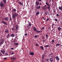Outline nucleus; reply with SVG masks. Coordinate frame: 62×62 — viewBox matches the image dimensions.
Segmentation results:
<instances>
[{
  "label": "nucleus",
  "instance_id": "nucleus-51",
  "mask_svg": "<svg viewBox=\"0 0 62 62\" xmlns=\"http://www.w3.org/2000/svg\"><path fill=\"white\" fill-rule=\"evenodd\" d=\"M7 58H3V59L5 60V59H7Z\"/></svg>",
  "mask_w": 62,
  "mask_h": 62
},
{
  "label": "nucleus",
  "instance_id": "nucleus-45",
  "mask_svg": "<svg viewBox=\"0 0 62 62\" xmlns=\"http://www.w3.org/2000/svg\"><path fill=\"white\" fill-rule=\"evenodd\" d=\"M9 20L10 21H11V17H10L9 18Z\"/></svg>",
  "mask_w": 62,
  "mask_h": 62
},
{
  "label": "nucleus",
  "instance_id": "nucleus-7",
  "mask_svg": "<svg viewBox=\"0 0 62 62\" xmlns=\"http://www.w3.org/2000/svg\"><path fill=\"white\" fill-rule=\"evenodd\" d=\"M49 60L50 61V62H53V61H54V59H53L52 58H50Z\"/></svg>",
  "mask_w": 62,
  "mask_h": 62
},
{
  "label": "nucleus",
  "instance_id": "nucleus-36",
  "mask_svg": "<svg viewBox=\"0 0 62 62\" xmlns=\"http://www.w3.org/2000/svg\"><path fill=\"white\" fill-rule=\"evenodd\" d=\"M49 20H50V19L49 18H47L46 20V22H47V21H49Z\"/></svg>",
  "mask_w": 62,
  "mask_h": 62
},
{
  "label": "nucleus",
  "instance_id": "nucleus-14",
  "mask_svg": "<svg viewBox=\"0 0 62 62\" xmlns=\"http://www.w3.org/2000/svg\"><path fill=\"white\" fill-rule=\"evenodd\" d=\"M46 39H48V35L47 34H46Z\"/></svg>",
  "mask_w": 62,
  "mask_h": 62
},
{
  "label": "nucleus",
  "instance_id": "nucleus-63",
  "mask_svg": "<svg viewBox=\"0 0 62 62\" xmlns=\"http://www.w3.org/2000/svg\"><path fill=\"white\" fill-rule=\"evenodd\" d=\"M3 47H5V45H4V46H3Z\"/></svg>",
  "mask_w": 62,
  "mask_h": 62
},
{
  "label": "nucleus",
  "instance_id": "nucleus-38",
  "mask_svg": "<svg viewBox=\"0 0 62 62\" xmlns=\"http://www.w3.org/2000/svg\"><path fill=\"white\" fill-rule=\"evenodd\" d=\"M8 54L7 53H5V55L6 56H7L8 55Z\"/></svg>",
  "mask_w": 62,
  "mask_h": 62
},
{
  "label": "nucleus",
  "instance_id": "nucleus-9",
  "mask_svg": "<svg viewBox=\"0 0 62 62\" xmlns=\"http://www.w3.org/2000/svg\"><path fill=\"white\" fill-rule=\"evenodd\" d=\"M10 36L12 37H15V35L14 34H11Z\"/></svg>",
  "mask_w": 62,
  "mask_h": 62
},
{
  "label": "nucleus",
  "instance_id": "nucleus-39",
  "mask_svg": "<svg viewBox=\"0 0 62 62\" xmlns=\"http://www.w3.org/2000/svg\"><path fill=\"white\" fill-rule=\"evenodd\" d=\"M55 20L56 21V22H57V21H58L57 20V19H55Z\"/></svg>",
  "mask_w": 62,
  "mask_h": 62
},
{
  "label": "nucleus",
  "instance_id": "nucleus-55",
  "mask_svg": "<svg viewBox=\"0 0 62 62\" xmlns=\"http://www.w3.org/2000/svg\"><path fill=\"white\" fill-rule=\"evenodd\" d=\"M11 54H14V52H12V53H11Z\"/></svg>",
  "mask_w": 62,
  "mask_h": 62
},
{
  "label": "nucleus",
  "instance_id": "nucleus-44",
  "mask_svg": "<svg viewBox=\"0 0 62 62\" xmlns=\"http://www.w3.org/2000/svg\"><path fill=\"white\" fill-rule=\"evenodd\" d=\"M45 15H48V14H47V13L45 12Z\"/></svg>",
  "mask_w": 62,
  "mask_h": 62
},
{
  "label": "nucleus",
  "instance_id": "nucleus-20",
  "mask_svg": "<svg viewBox=\"0 0 62 62\" xmlns=\"http://www.w3.org/2000/svg\"><path fill=\"white\" fill-rule=\"evenodd\" d=\"M56 59H57L58 60H59V58H58L57 56L56 57Z\"/></svg>",
  "mask_w": 62,
  "mask_h": 62
},
{
  "label": "nucleus",
  "instance_id": "nucleus-61",
  "mask_svg": "<svg viewBox=\"0 0 62 62\" xmlns=\"http://www.w3.org/2000/svg\"><path fill=\"white\" fill-rule=\"evenodd\" d=\"M41 2L40 3H39V5H41Z\"/></svg>",
  "mask_w": 62,
  "mask_h": 62
},
{
  "label": "nucleus",
  "instance_id": "nucleus-37",
  "mask_svg": "<svg viewBox=\"0 0 62 62\" xmlns=\"http://www.w3.org/2000/svg\"><path fill=\"white\" fill-rule=\"evenodd\" d=\"M29 26H31V25H32V24H31L29 23Z\"/></svg>",
  "mask_w": 62,
  "mask_h": 62
},
{
  "label": "nucleus",
  "instance_id": "nucleus-8",
  "mask_svg": "<svg viewBox=\"0 0 62 62\" xmlns=\"http://www.w3.org/2000/svg\"><path fill=\"white\" fill-rule=\"evenodd\" d=\"M33 29L34 30L33 31H37V29H36V28L35 27H33Z\"/></svg>",
  "mask_w": 62,
  "mask_h": 62
},
{
  "label": "nucleus",
  "instance_id": "nucleus-10",
  "mask_svg": "<svg viewBox=\"0 0 62 62\" xmlns=\"http://www.w3.org/2000/svg\"><path fill=\"white\" fill-rule=\"evenodd\" d=\"M6 37L8 39L10 37V34H8L7 36H6Z\"/></svg>",
  "mask_w": 62,
  "mask_h": 62
},
{
  "label": "nucleus",
  "instance_id": "nucleus-24",
  "mask_svg": "<svg viewBox=\"0 0 62 62\" xmlns=\"http://www.w3.org/2000/svg\"><path fill=\"white\" fill-rule=\"evenodd\" d=\"M41 31H36V33H40V32H41Z\"/></svg>",
  "mask_w": 62,
  "mask_h": 62
},
{
  "label": "nucleus",
  "instance_id": "nucleus-3",
  "mask_svg": "<svg viewBox=\"0 0 62 62\" xmlns=\"http://www.w3.org/2000/svg\"><path fill=\"white\" fill-rule=\"evenodd\" d=\"M4 20H5V21H8V20H9V18H8V17H5L4 18Z\"/></svg>",
  "mask_w": 62,
  "mask_h": 62
},
{
  "label": "nucleus",
  "instance_id": "nucleus-62",
  "mask_svg": "<svg viewBox=\"0 0 62 62\" xmlns=\"http://www.w3.org/2000/svg\"><path fill=\"white\" fill-rule=\"evenodd\" d=\"M50 54L51 55H53V53H51Z\"/></svg>",
  "mask_w": 62,
  "mask_h": 62
},
{
  "label": "nucleus",
  "instance_id": "nucleus-35",
  "mask_svg": "<svg viewBox=\"0 0 62 62\" xmlns=\"http://www.w3.org/2000/svg\"><path fill=\"white\" fill-rule=\"evenodd\" d=\"M46 5H47V6H49V7H50V6L49 5V4H48L47 3H46Z\"/></svg>",
  "mask_w": 62,
  "mask_h": 62
},
{
  "label": "nucleus",
  "instance_id": "nucleus-2",
  "mask_svg": "<svg viewBox=\"0 0 62 62\" xmlns=\"http://www.w3.org/2000/svg\"><path fill=\"white\" fill-rule=\"evenodd\" d=\"M2 23H3L4 24H5V25H8V24L5 21H2Z\"/></svg>",
  "mask_w": 62,
  "mask_h": 62
},
{
  "label": "nucleus",
  "instance_id": "nucleus-53",
  "mask_svg": "<svg viewBox=\"0 0 62 62\" xmlns=\"http://www.w3.org/2000/svg\"><path fill=\"white\" fill-rule=\"evenodd\" d=\"M1 53H2L3 52V50H1Z\"/></svg>",
  "mask_w": 62,
  "mask_h": 62
},
{
  "label": "nucleus",
  "instance_id": "nucleus-5",
  "mask_svg": "<svg viewBox=\"0 0 62 62\" xmlns=\"http://www.w3.org/2000/svg\"><path fill=\"white\" fill-rule=\"evenodd\" d=\"M0 6L1 7H4V4L2 2H1L0 3Z\"/></svg>",
  "mask_w": 62,
  "mask_h": 62
},
{
  "label": "nucleus",
  "instance_id": "nucleus-40",
  "mask_svg": "<svg viewBox=\"0 0 62 62\" xmlns=\"http://www.w3.org/2000/svg\"><path fill=\"white\" fill-rule=\"evenodd\" d=\"M48 60H49V59H47L46 60V62H47V61H48Z\"/></svg>",
  "mask_w": 62,
  "mask_h": 62
},
{
  "label": "nucleus",
  "instance_id": "nucleus-60",
  "mask_svg": "<svg viewBox=\"0 0 62 62\" xmlns=\"http://www.w3.org/2000/svg\"><path fill=\"white\" fill-rule=\"evenodd\" d=\"M39 2H41V0H39Z\"/></svg>",
  "mask_w": 62,
  "mask_h": 62
},
{
  "label": "nucleus",
  "instance_id": "nucleus-50",
  "mask_svg": "<svg viewBox=\"0 0 62 62\" xmlns=\"http://www.w3.org/2000/svg\"><path fill=\"white\" fill-rule=\"evenodd\" d=\"M25 36H27V33L25 34H24Z\"/></svg>",
  "mask_w": 62,
  "mask_h": 62
},
{
  "label": "nucleus",
  "instance_id": "nucleus-23",
  "mask_svg": "<svg viewBox=\"0 0 62 62\" xmlns=\"http://www.w3.org/2000/svg\"><path fill=\"white\" fill-rule=\"evenodd\" d=\"M8 32H9V30H8L7 31H5V32L6 33H8Z\"/></svg>",
  "mask_w": 62,
  "mask_h": 62
},
{
  "label": "nucleus",
  "instance_id": "nucleus-27",
  "mask_svg": "<svg viewBox=\"0 0 62 62\" xmlns=\"http://www.w3.org/2000/svg\"><path fill=\"white\" fill-rule=\"evenodd\" d=\"M61 44H57L56 45V46L57 47H58L59 45H60Z\"/></svg>",
  "mask_w": 62,
  "mask_h": 62
},
{
  "label": "nucleus",
  "instance_id": "nucleus-52",
  "mask_svg": "<svg viewBox=\"0 0 62 62\" xmlns=\"http://www.w3.org/2000/svg\"><path fill=\"white\" fill-rule=\"evenodd\" d=\"M59 15H58V14H57L56 16H57V17H58V16Z\"/></svg>",
  "mask_w": 62,
  "mask_h": 62
},
{
  "label": "nucleus",
  "instance_id": "nucleus-29",
  "mask_svg": "<svg viewBox=\"0 0 62 62\" xmlns=\"http://www.w3.org/2000/svg\"><path fill=\"white\" fill-rule=\"evenodd\" d=\"M39 14V12H38L36 13V15H38Z\"/></svg>",
  "mask_w": 62,
  "mask_h": 62
},
{
  "label": "nucleus",
  "instance_id": "nucleus-47",
  "mask_svg": "<svg viewBox=\"0 0 62 62\" xmlns=\"http://www.w3.org/2000/svg\"><path fill=\"white\" fill-rule=\"evenodd\" d=\"M36 46H39V44L38 43L36 44Z\"/></svg>",
  "mask_w": 62,
  "mask_h": 62
},
{
  "label": "nucleus",
  "instance_id": "nucleus-31",
  "mask_svg": "<svg viewBox=\"0 0 62 62\" xmlns=\"http://www.w3.org/2000/svg\"><path fill=\"white\" fill-rule=\"evenodd\" d=\"M12 59H14V60H15L16 59V57H12Z\"/></svg>",
  "mask_w": 62,
  "mask_h": 62
},
{
  "label": "nucleus",
  "instance_id": "nucleus-34",
  "mask_svg": "<svg viewBox=\"0 0 62 62\" xmlns=\"http://www.w3.org/2000/svg\"><path fill=\"white\" fill-rule=\"evenodd\" d=\"M5 50H3V52L2 53V54H5Z\"/></svg>",
  "mask_w": 62,
  "mask_h": 62
},
{
  "label": "nucleus",
  "instance_id": "nucleus-49",
  "mask_svg": "<svg viewBox=\"0 0 62 62\" xmlns=\"http://www.w3.org/2000/svg\"><path fill=\"white\" fill-rule=\"evenodd\" d=\"M52 43H53V42H54V40H52Z\"/></svg>",
  "mask_w": 62,
  "mask_h": 62
},
{
  "label": "nucleus",
  "instance_id": "nucleus-43",
  "mask_svg": "<svg viewBox=\"0 0 62 62\" xmlns=\"http://www.w3.org/2000/svg\"><path fill=\"white\" fill-rule=\"evenodd\" d=\"M35 38H37V37H38V36L37 35H35Z\"/></svg>",
  "mask_w": 62,
  "mask_h": 62
},
{
  "label": "nucleus",
  "instance_id": "nucleus-11",
  "mask_svg": "<svg viewBox=\"0 0 62 62\" xmlns=\"http://www.w3.org/2000/svg\"><path fill=\"white\" fill-rule=\"evenodd\" d=\"M35 4L37 6H39V2L38 1H36V2Z\"/></svg>",
  "mask_w": 62,
  "mask_h": 62
},
{
  "label": "nucleus",
  "instance_id": "nucleus-25",
  "mask_svg": "<svg viewBox=\"0 0 62 62\" xmlns=\"http://www.w3.org/2000/svg\"><path fill=\"white\" fill-rule=\"evenodd\" d=\"M0 41H1V42H4V39H0Z\"/></svg>",
  "mask_w": 62,
  "mask_h": 62
},
{
  "label": "nucleus",
  "instance_id": "nucleus-59",
  "mask_svg": "<svg viewBox=\"0 0 62 62\" xmlns=\"http://www.w3.org/2000/svg\"><path fill=\"white\" fill-rule=\"evenodd\" d=\"M42 38L44 39H45V37H43Z\"/></svg>",
  "mask_w": 62,
  "mask_h": 62
},
{
  "label": "nucleus",
  "instance_id": "nucleus-1",
  "mask_svg": "<svg viewBox=\"0 0 62 62\" xmlns=\"http://www.w3.org/2000/svg\"><path fill=\"white\" fill-rule=\"evenodd\" d=\"M12 17L13 19H15L16 17H17L18 15V14H17V13H14L13 14V13H12Z\"/></svg>",
  "mask_w": 62,
  "mask_h": 62
},
{
  "label": "nucleus",
  "instance_id": "nucleus-26",
  "mask_svg": "<svg viewBox=\"0 0 62 62\" xmlns=\"http://www.w3.org/2000/svg\"><path fill=\"white\" fill-rule=\"evenodd\" d=\"M36 8H37V9H39V8H40V6L39 5V6L37 7Z\"/></svg>",
  "mask_w": 62,
  "mask_h": 62
},
{
  "label": "nucleus",
  "instance_id": "nucleus-6",
  "mask_svg": "<svg viewBox=\"0 0 62 62\" xmlns=\"http://www.w3.org/2000/svg\"><path fill=\"white\" fill-rule=\"evenodd\" d=\"M18 3L19 4L20 6H23V3H22L21 2L18 1Z\"/></svg>",
  "mask_w": 62,
  "mask_h": 62
},
{
  "label": "nucleus",
  "instance_id": "nucleus-12",
  "mask_svg": "<svg viewBox=\"0 0 62 62\" xmlns=\"http://www.w3.org/2000/svg\"><path fill=\"white\" fill-rule=\"evenodd\" d=\"M59 9L60 10H61L62 11V6L61 7H59Z\"/></svg>",
  "mask_w": 62,
  "mask_h": 62
},
{
  "label": "nucleus",
  "instance_id": "nucleus-13",
  "mask_svg": "<svg viewBox=\"0 0 62 62\" xmlns=\"http://www.w3.org/2000/svg\"><path fill=\"white\" fill-rule=\"evenodd\" d=\"M13 42H17V40L16 39V38L14 39V40L13 41Z\"/></svg>",
  "mask_w": 62,
  "mask_h": 62
},
{
  "label": "nucleus",
  "instance_id": "nucleus-30",
  "mask_svg": "<svg viewBox=\"0 0 62 62\" xmlns=\"http://www.w3.org/2000/svg\"><path fill=\"white\" fill-rule=\"evenodd\" d=\"M45 47H49V45H46L45 46H44Z\"/></svg>",
  "mask_w": 62,
  "mask_h": 62
},
{
  "label": "nucleus",
  "instance_id": "nucleus-18",
  "mask_svg": "<svg viewBox=\"0 0 62 62\" xmlns=\"http://www.w3.org/2000/svg\"><path fill=\"white\" fill-rule=\"evenodd\" d=\"M45 55H42V59H44V57H45Z\"/></svg>",
  "mask_w": 62,
  "mask_h": 62
},
{
  "label": "nucleus",
  "instance_id": "nucleus-4",
  "mask_svg": "<svg viewBox=\"0 0 62 62\" xmlns=\"http://www.w3.org/2000/svg\"><path fill=\"white\" fill-rule=\"evenodd\" d=\"M16 11H17V10L14 8H13L12 9V12H16Z\"/></svg>",
  "mask_w": 62,
  "mask_h": 62
},
{
  "label": "nucleus",
  "instance_id": "nucleus-46",
  "mask_svg": "<svg viewBox=\"0 0 62 62\" xmlns=\"http://www.w3.org/2000/svg\"><path fill=\"white\" fill-rule=\"evenodd\" d=\"M2 55V54L0 53V56H1Z\"/></svg>",
  "mask_w": 62,
  "mask_h": 62
},
{
  "label": "nucleus",
  "instance_id": "nucleus-33",
  "mask_svg": "<svg viewBox=\"0 0 62 62\" xmlns=\"http://www.w3.org/2000/svg\"><path fill=\"white\" fill-rule=\"evenodd\" d=\"M42 9H44L45 10H46V9L45 8V7H42Z\"/></svg>",
  "mask_w": 62,
  "mask_h": 62
},
{
  "label": "nucleus",
  "instance_id": "nucleus-32",
  "mask_svg": "<svg viewBox=\"0 0 62 62\" xmlns=\"http://www.w3.org/2000/svg\"><path fill=\"white\" fill-rule=\"evenodd\" d=\"M16 28L17 30H18V25H17L16 26Z\"/></svg>",
  "mask_w": 62,
  "mask_h": 62
},
{
  "label": "nucleus",
  "instance_id": "nucleus-19",
  "mask_svg": "<svg viewBox=\"0 0 62 62\" xmlns=\"http://www.w3.org/2000/svg\"><path fill=\"white\" fill-rule=\"evenodd\" d=\"M47 9H50V6H48V7H46V8H47Z\"/></svg>",
  "mask_w": 62,
  "mask_h": 62
},
{
  "label": "nucleus",
  "instance_id": "nucleus-42",
  "mask_svg": "<svg viewBox=\"0 0 62 62\" xmlns=\"http://www.w3.org/2000/svg\"><path fill=\"white\" fill-rule=\"evenodd\" d=\"M11 29L12 31H13L14 30V28H12Z\"/></svg>",
  "mask_w": 62,
  "mask_h": 62
},
{
  "label": "nucleus",
  "instance_id": "nucleus-15",
  "mask_svg": "<svg viewBox=\"0 0 62 62\" xmlns=\"http://www.w3.org/2000/svg\"><path fill=\"white\" fill-rule=\"evenodd\" d=\"M3 2L5 4H6L7 3V1L6 0H3Z\"/></svg>",
  "mask_w": 62,
  "mask_h": 62
},
{
  "label": "nucleus",
  "instance_id": "nucleus-28",
  "mask_svg": "<svg viewBox=\"0 0 62 62\" xmlns=\"http://www.w3.org/2000/svg\"><path fill=\"white\" fill-rule=\"evenodd\" d=\"M3 44V42H0V45H2Z\"/></svg>",
  "mask_w": 62,
  "mask_h": 62
},
{
  "label": "nucleus",
  "instance_id": "nucleus-21",
  "mask_svg": "<svg viewBox=\"0 0 62 62\" xmlns=\"http://www.w3.org/2000/svg\"><path fill=\"white\" fill-rule=\"evenodd\" d=\"M15 44L16 46H17V45H19V44L17 43H15Z\"/></svg>",
  "mask_w": 62,
  "mask_h": 62
},
{
  "label": "nucleus",
  "instance_id": "nucleus-48",
  "mask_svg": "<svg viewBox=\"0 0 62 62\" xmlns=\"http://www.w3.org/2000/svg\"><path fill=\"white\" fill-rule=\"evenodd\" d=\"M11 49L12 50H14V48H11Z\"/></svg>",
  "mask_w": 62,
  "mask_h": 62
},
{
  "label": "nucleus",
  "instance_id": "nucleus-22",
  "mask_svg": "<svg viewBox=\"0 0 62 62\" xmlns=\"http://www.w3.org/2000/svg\"><path fill=\"white\" fill-rule=\"evenodd\" d=\"M40 48L42 50H44V48L42 46H40Z\"/></svg>",
  "mask_w": 62,
  "mask_h": 62
},
{
  "label": "nucleus",
  "instance_id": "nucleus-54",
  "mask_svg": "<svg viewBox=\"0 0 62 62\" xmlns=\"http://www.w3.org/2000/svg\"><path fill=\"white\" fill-rule=\"evenodd\" d=\"M42 62H44V60H42Z\"/></svg>",
  "mask_w": 62,
  "mask_h": 62
},
{
  "label": "nucleus",
  "instance_id": "nucleus-64",
  "mask_svg": "<svg viewBox=\"0 0 62 62\" xmlns=\"http://www.w3.org/2000/svg\"><path fill=\"white\" fill-rule=\"evenodd\" d=\"M13 62V61H11V62Z\"/></svg>",
  "mask_w": 62,
  "mask_h": 62
},
{
  "label": "nucleus",
  "instance_id": "nucleus-16",
  "mask_svg": "<svg viewBox=\"0 0 62 62\" xmlns=\"http://www.w3.org/2000/svg\"><path fill=\"white\" fill-rule=\"evenodd\" d=\"M30 54L31 55H34V54L33 52H31L30 53Z\"/></svg>",
  "mask_w": 62,
  "mask_h": 62
},
{
  "label": "nucleus",
  "instance_id": "nucleus-41",
  "mask_svg": "<svg viewBox=\"0 0 62 62\" xmlns=\"http://www.w3.org/2000/svg\"><path fill=\"white\" fill-rule=\"evenodd\" d=\"M42 18L43 20H45V18H44V17H42Z\"/></svg>",
  "mask_w": 62,
  "mask_h": 62
},
{
  "label": "nucleus",
  "instance_id": "nucleus-17",
  "mask_svg": "<svg viewBox=\"0 0 62 62\" xmlns=\"http://www.w3.org/2000/svg\"><path fill=\"white\" fill-rule=\"evenodd\" d=\"M58 29L59 31H60L61 29V28L60 27H59L58 28Z\"/></svg>",
  "mask_w": 62,
  "mask_h": 62
},
{
  "label": "nucleus",
  "instance_id": "nucleus-58",
  "mask_svg": "<svg viewBox=\"0 0 62 62\" xmlns=\"http://www.w3.org/2000/svg\"><path fill=\"white\" fill-rule=\"evenodd\" d=\"M54 24H53L52 25V26H54Z\"/></svg>",
  "mask_w": 62,
  "mask_h": 62
},
{
  "label": "nucleus",
  "instance_id": "nucleus-56",
  "mask_svg": "<svg viewBox=\"0 0 62 62\" xmlns=\"http://www.w3.org/2000/svg\"><path fill=\"white\" fill-rule=\"evenodd\" d=\"M44 27H43V28H41V29H44Z\"/></svg>",
  "mask_w": 62,
  "mask_h": 62
},
{
  "label": "nucleus",
  "instance_id": "nucleus-57",
  "mask_svg": "<svg viewBox=\"0 0 62 62\" xmlns=\"http://www.w3.org/2000/svg\"><path fill=\"white\" fill-rule=\"evenodd\" d=\"M43 42H45V41L44 40H43Z\"/></svg>",
  "mask_w": 62,
  "mask_h": 62
}]
</instances>
